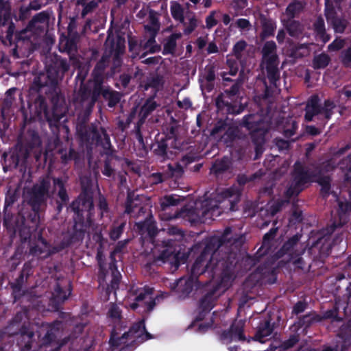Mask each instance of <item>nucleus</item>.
<instances>
[{
  "label": "nucleus",
  "mask_w": 351,
  "mask_h": 351,
  "mask_svg": "<svg viewBox=\"0 0 351 351\" xmlns=\"http://www.w3.org/2000/svg\"><path fill=\"white\" fill-rule=\"evenodd\" d=\"M276 232H277V228H272L270 230V231L269 232H267V234H265L264 235L263 240V245L261 246V248L263 250H265L264 253H265L266 251L267 250L269 245L270 241L274 239V237H275V235L276 234Z\"/></svg>",
  "instance_id": "nucleus-58"
},
{
  "label": "nucleus",
  "mask_w": 351,
  "mask_h": 351,
  "mask_svg": "<svg viewBox=\"0 0 351 351\" xmlns=\"http://www.w3.org/2000/svg\"><path fill=\"white\" fill-rule=\"evenodd\" d=\"M184 173L183 167L177 162L169 164L165 170V176L167 178H171L175 180L181 178Z\"/></svg>",
  "instance_id": "nucleus-38"
},
{
  "label": "nucleus",
  "mask_w": 351,
  "mask_h": 351,
  "mask_svg": "<svg viewBox=\"0 0 351 351\" xmlns=\"http://www.w3.org/2000/svg\"><path fill=\"white\" fill-rule=\"evenodd\" d=\"M284 27L291 37H298L304 30L303 25L293 19H287L282 21Z\"/></svg>",
  "instance_id": "nucleus-32"
},
{
  "label": "nucleus",
  "mask_w": 351,
  "mask_h": 351,
  "mask_svg": "<svg viewBox=\"0 0 351 351\" xmlns=\"http://www.w3.org/2000/svg\"><path fill=\"white\" fill-rule=\"evenodd\" d=\"M274 331V325L271 324L269 321H265L261 323L258 327L254 339L261 343L265 342L270 337Z\"/></svg>",
  "instance_id": "nucleus-31"
},
{
  "label": "nucleus",
  "mask_w": 351,
  "mask_h": 351,
  "mask_svg": "<svg viewBox=\"0 0 351 351\" xmlns=\"http://www.w3.org/2000/svg\"><path fill=\"white\" fill-rule=\"evenodd\" d=\"M17 344L19 348L22 350H29L32 348V344L33 343L34 332L26 326H23L19 330V332L16 334Z\"/></svg>",
  "instance_id": "nucleus-23"
},
{
  "label": "nucleus",
  "mask_w": 351,
  "mask_h": 351,
  "mask_svg": "<svg viewBox=\"0 0 351 351\" xmlns=\"http://www.w3.org/2000/svg\"><path fill=\"white\" fill-rule=\"evenodd\" d=\"M193 287V280L189 278H181L171 286V289L176 291L178 297L181 299L188 297L191 293Z\"/></svg>",
  "instance_id": "nucleus-22"
},
{
  "label": "nucleus",
  "mask_w": 351,
  "mask_h": 351,
  "mask_svg": "<svg viewBox=\"0 0 351 351\" xmlns=\"http://www.w3.org/2000/svg\"><path fill=\"white\" fill-rule=\"evenodd\" d=\"M99 1L100 0H76L77 4L82 5L84 7L82 11V17L95 10Z\"/></svg>",
  "instance_id": "nucleus-44"
},
{
  "label": "nucleus",
  "mask_w": 351,
  "mask_h": 351,
  "mask_svg": "<svg viewBox=\"0 0 351 351\" xmlns=\"http://www.w3.org/2000/svg\"><path fill=\"white\" fill-rule=\"evenodd\" d=\"M49 19V14L45 12L36 14L29 22L27 29L33 31L34 29H40V24L46 22Z\"/></svg>",
  "instance_id": "nucleus-41"
},
{
  "label": "nucleus",
  "mask_w": 351,
  "mask_h": 351,
  "mask_svg": "<svg viewBox=\"0 0 351 351\" xmlns=\"http://www.w3.org/2000/svg\"><path fill=\"white\" fill-rule=\"evenodd\" d=\"M117 334L112 332L110 339V344L114 346L125 344L127 342L125 340L128 339L130 341V343H133L135 341L143 342L152 338L151 334L146 331L143 321L133 324L129 331L124 332L121 337H117Z\"/></svg>",
  "instance_id": "nucleus-9"
},
{
  "label": "nucleus",
  "mask_w": 351,
  "mask_h": 351,
  "mask_svg": "<svg viewBox=\"0 0 351 351\" xmlns=\"http://www.w3.org/2000/svg\"><path fill=\"white\" fill-rule=\"evenodd\" d=\"M78 39L79 37L62 35L59 40L60 51L69 55L72 65H77L79 63V58L77 56Z\"/></svg>",
  "instance_id": "nucleus-16"
},
{
  "label": "nucleus",
  "mask_w": 351,
  "mask_h": 351,
  "mask_svg": "<svg viewBox=\"0 0 351 351\" xmlns=\"http://www.w3.org/2000/svg\"><path fill=\"white\" fill-rule=\"evenodd\" d=\"M313 30L318 40L324 44L330 40V35L327 32L325 21L322 16H319L315 19L313 23Z\"/></svg>",
  "instance_id": "nucleus-25"
},
{
  "label": "nucleus",
  "mask_w": 351,
  "mask_h": 351,
  "mask_svg": "<svg viewBox=\"0 0 351 351\" xmlns=\"http://www.w3.org/2000/svg\"><path fill=\"white\" fill-rule=\"evenodd\" d=\"M149 25H145V29L147 32H153V34H157L160 29L158 13L152 10H149Z\"/></svg>",
  "instance_id": "nucleus-42"
},
{
  "label": "nucleus",
  "mask_w": 351,
  "mask_h": 351,
  "mask_svg": "<svg viewBox=\"0 0 351 351\" xmlns=\"http://www.w3.org/2000/svg\"><path fill=\"white\" fill-rule=\"evenodd\" d=\"M233 98L230 97L228 93H221L215 100L216 106L219 110L227 114H239L243 110V107H239L232 104Z\"/></svg>",
  "instance_id": "nucleus-19"
},
{
  "label": "nucleus",
  "mask_w": 351,
  "mask_h": 351,
  "mask_svg": "<svg viewBox=\"0 0 351 351\" xmlns=\"http://www.w3.org/2000/svg\"><path fill=\"white\" fill-rule=\"evenodd\" d=\"M337 201L339 206V215L340 219L342 220L343 215L351 210V203L347 201L343 202L341 199H338Z\"/></svg>",
  "instance_id": "nucleus-59"
},
{
  "label": "nucleus",
  "mask_w": 351,
  "mask_h": 351,
  "mask_svg": "<svg viewBox=\"0 0 351 351\" xmlns=\"http://www.w3.org/2000/svg\"><path fill=\"white\" fill-rule=\"evenodd\" d=\"M102 173L107 177H113L114 178V169H113L110 159H106L104 162Z\"/></svg>",
  "instance_id": "nucleus-64"
},
{
  "label": "nucleus",
  "mask_w": 351,
  "mask_h": 351,
  "mask_svg": "<svg viewBox=\"0 0 351 351\" xmlns=\"http://www.w3.org/2000/svg\"><path fill=\"white\" fill-rule=\"evenodd\" d=\"M346 45V39L341 37L336 38L328 46V51H337L343 49Z\"/></svg>",
  "instance_id": "nucleus-57"
},
{
  "label": "nucleus",
  "mask_w": 351,
  "mask_h": 351,
  "mask_svg": "<svg viewBox=\"0 0 351 351\" xmlns=\"http://www.w3.org/2000/svg\"><path fill=\"white\" fill-rule=\"evenodd\" d=\"M182 37L181 33H175L170 35L165 40L163 46V54L173 53L176 48V41Z\"/></svg>",
  "instance_id": "nucleus-40"
},
{
  "label": "nucleus",
  "mask_w": 351,
  "mask_h": 351,
  "mask_svg": "<svg viewBox=\"0 0 351 351\" xmlns=\"http://www.w3.org/2000/svg\"><path fill=\"white\" fill-rule=\"evenodd\" d=\"M109 64V55L105 51L101 59L95 65L92 76L95 82V87L93 92L87 87H81L75 95L74 101L77 106L84 108L83 117H79L82 124L88 120V117L92 111V108L100 95L101 84L104 80V73Z\"/></svg>",
  "instance_id": "nucleus-4"
},
{
  "label": "nucleus",
  "mask_w": 351,
  "mask_h": 351,
  "mask_svg": "<svg viewBox=\"0 0 351 351\" xmlns=\"http://www.w3.org/2000/svg\"><path fill=\"white\" fill-rule=\"evenodd\" d=\"M50 187L51 182L49 178L40 180L32 187L29 193L28 204L36 213H39L46 206L47 200L51 197Z\"/></svg>",
  "instance_id": "nucleus-10"
},
{
  "label": "nucleus",
  "mask_w": 351,
  "mask_h": 351,
  "mask_svg": "<svg viewBox=\"0 0 351 351\" xmlns=\"http://www.w3.org/2000/svg\"><path fill=\"white\" fill-rule=\"evenodd\" d=\"M158 254H154L152 264L161 265L167 262L173 263L176 261V254L171 241L163 242V245L157 250Z\"/></svg>",
  "instance_id": "nucleus-18"
},
{
  "label": "nucleus",
  "mask_w": 351,
  "mask_h": 351,
  "mask_svg": "<svg viewBox=\"0 0 351 351\" xmlns=\"http://www.w3.org/2000/svg\"><path fill=\"white\" fill-rule=\"evenodd\" d=\"M171 14L172 17L180 23L183 21V18L186 14V10L177 1H173L170 7Z\"/></svg>",
  "instance_id": "nucleus-45"
},
{
  "label": "nucleus",
  "mask_w": 351,
  "mask_h": 351,
  "mask_svg": "<svg viewBox=\"0 0 351 351\" xmlns=\"http://www.w3.org/2000/svg\"><path fill=\"white\" fill-rule=\"evenodd\" d=\"M335 167V162L329 160L323 162L319 167L313 171L310 168L304 167L300 162H295L286 195L291 197L298 195L303 190L304 185L310 181H315L321 186L323 195H328L330 179L326 173L332 171Z\"/></svg>",
  "instance_id": "nucleus-3"
},
{
  "label": "nucleus",
  "mask_w": 351,
  "mask_h": 351,
  "mask_svg": "<svg viewBox=\"0 0 351 351\" xmlns=\"http://www.w3.org/2000/svg\"><path fill=\"white\" fill-rule=\"evenodd\" d=\"M53 185L54 189L58 190V195L61 199V202L64 204H66L67 202L69 201V197L66 191L64 188V184L62 180L59 178H54Z\"/></svg>",
  "instance_id": "nucleus-46"
},
{
  "label": "nucleus",
  "mask_w": 351,
  "mask_h": 351,
  "mask_svg": "<svg viewBox=\"0 0 351 351\" xmlns=\"http://www.w3.org/2000/svg\"><path fill=\"white\" fill-rule=\"evenodd\" d=\"M159 105L153 97L147 99L141 106L138 112V121L136 125L137 135L138 136V139L141 142H143V138L140 134V127L145 123L147 117Z\"/></svg>",
  "instance_id": "nucleus-20"
},
{
  "label": "nucleus",
  "mask_w": 351,
  "mask_h": 351,
  "mask_svg": "<svg viewBox=\"0 0 351 351\" xmlns=\"http://www.w3.org/2000/svg\"><path fill=\"white\" fill-rule=\"evenodd\" d=\"M152 289H145L144 292L140 293L136 298V302L131 304L130 307L134 310L139 306H144L148 311H152L156 305L155 300L152 296Z\"/></svg>",
  "instance_id": "nucleus-21"
},
{
  "label": "nucleus",
  "mask_w": 351,
  "mask_h": 351,
  "mask_svg": "<svg viewBox=\"0 0 351 351\" xmlns=\"http://www.w3.org/2000/svg\"><path fill=\"white\" fill-rule=\"evenodd\" d=\"M83 327L82 326H76L73 331L69 336L65 337L60 342L58 349H60L64 345L71 343L76 339L82 332Z\"/></svg>",
  "instance_id": "nucleus-52"
},
{
  "label": "nucleus",
  "mask_w": 351,
  "mask_h": 351,
  "mask_svg": "<svg viewBox=\"0 0 351 351\" xmlns=\"http://www.w3.org/2000/svg\"><path fill=\"white\" fill-rule=\"evenodd\" d=\"M299 341V335H291L290 337L280 343L278 346H275L274 348H282V350H288L292 348Z\"/></svg>",
  "instance_id": "nucleus-54"
},
{
  "label": "nucleus",
  "mask_w": 351,
  "mask_h": 351,
  "mask_svg": "<svg viewBox=\"0 0 351 351\" xmlns=\"http://www.w3.org/2000/svg\"><path fill=\"white\" fill-rule=\"evenodd\" d=\"M322 320V317L317 315L314 312L309 313L301 318H300L299 321L297 323H295L292 326L291 329L293 330H296L300 327H304L305 328H308L311 324L315 322H318Z\"/></svg>",
  "instance_id": "nucleus-33"
},
{
  "label": "nucleus",
  "mask_w": 351,
  "mask_h": 351,
  "mask_svg": "<svg viewBox=\"0 0 351 351\" xmlns=\"http://www.w3.org/2000/svg\"><path fill=\"white\" fill-rule=\"evenodd\" d=\"M241 125L250 131L252 142L255 145L256 159L263 152L265 136L271 126L269 119L258 113L250 114L243 118Z\"/></svg>",
  "instance_id": "nucleus-5"
},
{
  "label": "nucleus",
  "mask_w": 351,
  "mask_h": 351,
  "mask_svg": "<svg viewBox=\"0 0 351 351\" xmlns=\"http://www.w3.org/2000/svg\"><path fill=\"white\" fill-rule=\"evenodd\" d=\"M74 67L78 69L79 72L77 76V80L80 81V87H84L83 83L86 79L89 71L90 66L88 64H83L80 60L77 65H73ZM81 88H80V89Z\"/></svg>",
  "instance_id": "nucleus-48"
},
{
  "label": "nucleus",
  "mask_w": 351,
  "mask_h": 351,
  "mask_svg": "<svg viewBox=\"0 0 351 351\" xmlns=\"http://www.w3.org/2000/svg\"><path fill=\"white\" fill-rule=\"evenodd\" d=\"M261 53V66L263 69L266 70L269 82L275 85L280 77L279 58L277 54L276 43L273 40L265 42L262 48Z\"/></svg>",
  "instance_id": "nucleus-6"
},
{
  "label": "nucleus",
  "mask_w": 351,
  "mask_h": 351,
  "mask_svg": "<svg viewBox=\"0 0 351 351\" xmlns=\"http://www.w3.org/2000/svg\"><path fill=\"white\" fill-rule=\"evenodd\" d=\"M151 217V213H148L146 215L145 219L144 221L136 222L135 224V226L136 227L139 233L143 236L147 234V228L149 226L152 221Z\"/></svg>",
  "instance_id": "nucleus-55"
},
{
  "label": "nucleus",
  "mask_w": 351,
  "mask_h": 351,
  "mask_svg": "<svg viewBox=\"0 0 351 351\" xmlns=\"http://www.w3.org/2000/svg\"><path fill=\"white\" fill-rule=\"evenodd\" d=\"M247 43L243 40H241L238 41L233 47V54L236 57V58L239 60L240 62L242 61L244 52L247 47Z\"/></svg>",
  "instance_id": "nucleus-49"
},
{
  "label": "nucleus",
  "mask_w": 351,
  "mask_h": 351,
  "mask_svg": "<svg viewBox=\"0 0 351 351\" xmlns=\"http://www.w3.org/2000/svg\"><path fill=\"white\" fill-rule=\"evenodd\" d=\"M231 165V160L228 157L216 160L212 165L210 173L217 178L221 177L225 173L230 171Z\"/></svg>",
  "instance_id": "nucleus-29"
},
{
  "label": "nucleus",
  "mask_w": 351,
  "mask_h": 351,
  "mask_svg": "<svg viewBox=\"0 0 351 351\" xmlns=\"http://www.w3.org/2000/svg\"><path fill=\"white\" fill-rule=\"evenodd\" d=\"M335 104L330 100H326L324 106L319 105V99L317 95H313L308 100L305 110V119L311 121L315 115H319L325 119H330L335 108Z\"/></svg>",
  "instance_id": "nucleus-11"
},
{
  "label": "nucleus",
  "mask_w": 351,
  "mask_h": 351,
  "mask_svg": "<svg viewBox=\"0 0 351 351\" xmlns=\"http://www.w3.org/2000/svg\"><path fill=\"white\" fill-rule=\"evenodd\" d=\"M180 23H182L184 27V34H190L192 33L198 25V20L196 17L195 13L189 9H186L183 21H181Z\"/></svg>",
  "instance_id": "nucleus-30"
},
{
  "label": "nucleus",
  "mask_w": 351,
  "mask_h": 351,
  "mask_svg": "<svg viewBox=\"0 0 351 351\" xmlns=\"http://www.w3.org/2000/svg\"><path fill=\"white\" fill-rule=\"evenodd\" d=\"M239 200V191L228 189L219 193L215 198L197 201L194 206L187 205L173 216L167 217L165 219L182 217L193 223H207L225 211L227 209L226 206H230L228 210H235V205Z\"/></svg>",
  "instance_id": "nucleus-2"
},
{
  "label": "nucleus",
  "mask_w": 351,
  "mask_h": 351,
  "mask_svg": "<svg viewBox=\"0 0 351 351\" xmlns=\"http://www.w3.org/2000/svg\"><path fill=\"white\" fill-rule=\"evenodd\" d=\"M125 38L117 36L115 38L113 36L107 37L105 43V51L109 55V60L110 58L112 59V70L113 72L118 71L119 68L121 65V56L123 54L125 48Z\"/></svg>",
  "instance_id": "nucleus-12"
},
{
  "label": "nucleus",
  "mask_w": 351,
  "mask_h": 351,
  "mask_svg": "<svg viewBox=\"0 0 351 351\" xmlns=\"http://www.w3.org/2000/svg\"><path fill=\"white\" fill-rule=\"evenodd\" d=\"M143 201L138 195H135L134 192L129 193L125 203V213H131L136 209L143 206Z\"/></svg>",
  "instance_id": "nucleus-36"
},
{
  "label": "nucleus",
  "mask_w": 351,
  "mask_h": 351,
  "mask_svg": "<svg viewBox=\"0 0 351 351\" xmlns=\"http://www.w3.org/2000/svg\"><path fill=\"white\" fill-rule=\"evenodd\" d=\"M101 94L108 101V106L111 108L115 106L119 102L121 96L119 92L109 88L103 89L101 88Z\"/></svg>",
  "instance_id": "nucleus-39"
},
{
  "label": "nucleus",
  "mask_w": 351,
  "mask_h": 351,
  "mask_svg": "<svg viewBox=\"0 0 351 351\" xmlns=\"http://www.w3.org/2000/svg\"><path fill=\"white\" fill-rule=\"evenodd\" d=\"M82 138L86 141L93 140L100 142L101 145L104 148V154L110 155L112 153L111 143L109 136L106 133L105 129L100 128V130L95 125H91L86 130L84 134H82Z\"/></svg>",
  "instance_id": "nucleus-15"
},
{
  "label": "nucleus",
  "mask_w": 351,
  "mask_h": 351,
  "mask_svg": "<svg viewBox=\"0 0 351 351\" xmlns=\"http://www.w3.org/2000/svg\"><path fill=\"white\" fill-rule=\"evenodd\" d=\"M67 298L68 295L66 293L62 290L61 285L58 282H56L50 300V303L52 307L54 309L58 310L60 304L64 302Z\"/></svg>",
  "instance_id": "nucleus-34"
},
{
  "label": "nucleus",
  "mask_w": 351,
  "mask_h": 351,
  "mask_svg": "<svg viewBox=\"0 0 351 351\" xmlns=\"http://www.w3.org/2000/svg\"><path fill=\"white\" fill-rule=\"evenodd\" d=\"M57 104H54L53 111L47 109V104L43 98H38L35 103V114L40 121H47L50 126L56 125L66 112V106L62 97L57 96Z\"/></svg>",
  "instance_id": "nucleus-7"
},
{
  "label": "nucleus",
  "mask_w": 351,
  "mask_h": 351,
  "mask_svg": "<svg viewBox=\"0 0 351 351\" xmlns=\"http://www.w3.org/2000/svg\"><path fill=\"white\" fill-rule=\"evenodd\" d=\"M243 80L241 79H237L236 82L231 86L229 90L224 91L225 93H228L230 97L233 98L239 93V90L242 86Z\"/></svg>",
  "instance_id": "nucleus-60"
},
{
  "label": "nucleus",
  "mask_w": 351,
  "mask_h": 351,
  "mask_svg": "<svg viewBox=\"0 0 351 351\" xmlns=\"http://www.w3.org/2000/svg\"><path fill=\"white\" fill-rule=\"evenodd\" d=\"M243 324L240 321L234 323L229 331L222 332L221 340L226 343L233 339L245 340V337L243 335Z\"/></svg>",
  "instance_id": "nucleus-24"
},
{
  "label": "nucleus",
  "mask_w": 351,
  "mask_h": 351,
  "mask_svg": "<svg viewBox=\"0 0 351 351\" xmlns=\"http://www.w3.org/2000/svg\"><path fill=\"white\" fill-rule=\"evenodd\" d=\"M300 237L298 234L292 237L287 242H286L282 247L283 254H289L290 255L289 261L292 262L297 267L303 269L304 261L300 256L304 252V249L302 247H299Z\"/></svg>",
  "instance_id": "nucleus-14"
},
{
  "label": "nucleus",
  "mask_w": 351,
  "mask_h": 351,
  "mask_svg": "<svg viewBox=\"0 0 351 351\" xmlns=\"http://www.w3.org/2000/svg\"><path fill=\"white\" fill-rule=\"evenodd\" d=\"M73 210L78 215H82L84 211L88 213V217H90L92 211L94 210L93 197L88 194H83L80 197L79 206L73 207Z\"/></svg>",
  "instance_id": "nucleus-28"
},
{
  "label": "nucleus",
  "mask_w": 351,
  "mask_h": 351,
  "mask_svg": "<svg viewBox=\"0 0 351 351\" xmlns=\"http://www.w3.org/2000/svg\"><path fill=\"white\" fill-rule=\"evenodd\" d=\"M179 202V198L172 195H167L160 199V204L162 210H166L170 206L178 205Z\"/></svg>",
  "instance_id": "nucleus-53"
},
{
  "label": "nucleus",
  "mask_w": 351,
  "mask_h": 351,
  "mask_svg": "<svg viewBox=\"0 0 351 351\" xmlns=\"http://www.w3.org/2000/svg\"><path fill=\"white\" fill-rule=\"evenodd\" d=\"M165 84L164 77L158 73L151 74L146 80L144 85L145 90L149 88H154L156 91L162 89Z\"/></svg>",
  "instance_id": "nucleus-35"
},
{
  "label": "nucleus",
  "mask_w": 351,
  "mask_h": 351,
  "mask_svg": "<svg viewBox=\"0 0 351 351\" xmlns=\"http://www.w3.org/2000/svg\"><path fill=\"white\" fill-rule=\"evenodd\" d=\"M49 84H52L49 79L47 73L46 74L41 73L35 77L32 88L38 91L41 88L47 86Z\"/></svg>",
  "instance_id": "nucleus-47"
},
{
  "label": "nucleus",
  "mask_w": 351,
  "mask_h": 351,
  "mask_svg": "<svg viewBox=\"0 0 351 351\" xmlns=\"http://www.w3.org/2000/svg\"><path fill=\"white\" fill-rule=\"evenodd\" d=\"M238 128L228 125L223 122H219L212 130L211 135L219 138L221 141L228 144L237 136Z\"/></svg>",
  "instance_id": "nucleus-17"
},
{
  "label": "nucleus",
  "mask_w": 351,
  "mask_h": 351,
  "mask_svg": "<svg viewBox=\"0 0 351 351\" xmlns=\"http://www.w3.org/2000/svg\"><path fill=\"white\" fill-rule=\"evenodd\" d=\"M45 67L51 83L54 84L63 79L70 69V64L60 56L49 53L45 58Z\"/></svg>",
  "instance_id": "nucleus-8"
},
{
  "label": "nucleus",
  "mask_w": 351,
  "mask_h": 351,
  "mask_svg": "<svg viewBox=\"0 0 351 351\" xmlns=\"http://www.w3.org/2000/svg\"><path fill=\"white\" fill-rule=\"evenodd\" d=\"M340 60L346 66H351V45L341 51Z\"/></svg>",
  "instance_id": "nucleus-61"
},
{
  "label": "nucleus",
  "mask_w": 351,
  "mask_h": 351,
  "mask_svg": "<svg viewBox=\"0 0 351 351\" xmlns=\"http://www.w3.org/2000/svg\"><path fill=\"white\" fill-rule=\"evenodd\" d=\"M242 243V237L228 228L220 238L208 243L196 258L192 267L194 276L208 272L211 276L221 277V283L200 300L199 306L203 311H210L213 307L215 301L234 279Z\"/></svg>",
  "instance_id": "nucleus-1"
},
{
  "label": "nucleus",
  "mask_w": 351,
  "mask_h": 351,
  "mask_svg": "<svg viewBox=\"0 0 351 351\" xmlns=\"http://www.w3.org/2000/svg\"><path fill=\"white\" fill-rule=\"evenodd\" d=\"M324 15L335 33L343 34L345 32L349 25L348 21L344 16H339L337 9L328 1L326 3Z\"/></svg>",
  "instance_id": "nucleus-13"
},
{
  "label": "nucleus",
  "mask_w": 351,
  "mask_h": 351,
  "mask_svg": "<svg viewBox=\"0 0 351 351\" xmlns=\"http://www.w3.org/2000/svg\"><path fill=\"white\" fill-rule=\"evenodd\" d=\"M97 206L101 210V217H103L104 214L108 212V205L104 196L100 193H99Z\"/></svg>",
  "instance_id": "nucleus-62"
},
{
  "label": "nucleus",
  "mask_w": 351,
  "mask_h": 351,
  "mask_svg": "<svg viewBox=\"0 0 351 351\" xmlns=\"http://www.w3.org/2000/svg\"><path fill=\"white\" fill-rule=\"evenodd\" d=\"M109 316L116 320H119L121 317V311L117 304H111L108 310Z\"/></svg>",
  "instance_id": "nucleus-63"
},
{
  "label": "nucleus",
  "mask_w": 351,
  "mask_h": 351,
  "mask_svg": "<svg viewBox=\"0 0 351 351\" xmlns=\"http://www.w3.org/2000/svg\"><path fill=\"white\" fill-rule=\"evenodd\" d=\"M129 51L131 53L132 58L137 57L143 49V45L138 43V40L134 38L130 37L128 40Z\"/></svg>",
  "instance_id": "nucleus-50"
},
{
  "label": "nucleus",
  "mask_w": 351,
  "mask_h": 351,
  "mask_svg": "<svg viewBox=\"0 0 351 351\" xmlns=\"http://www.w3.org/2000/svg\"><path fill=\"white\" fill-rule=\"evenodd\" d=\"M330 62V56L325 53H322L314 56L312 66L315 69H324L328 65Z\"/></svg>",
  "instance_id": "nucleus-43"
},
{
  "label": "nucleus",
  "mask_w": 351,
  "mask_h": 351,
  "mask_svg": "<svg viewBox=\"0 0 351 351\" xmlns=\"http://www.w3.org/2000/svg\"><path fill=\"white\" fill-rule=\"evenodd\" d=\"M259 20L262 27L260 38L264 40L267 38L274 36L276 29V22L263 14H259Z\"/></svg>",
  "instance_id": "nucleus-26"
},
{
  "label": "nucleus",
  "mask_w": 351,
  "mask_h": 351,
  "mask_svg": "<svg viewBox=\"0 0 351 351\" xmlns=\"http://www.w3.org/2000/svg\"><path fill=\"white\" fill-rule=\"evenodd\" d=\"M149 33V38L147 42L143 45V49L148 50L150 53H155L160 50V47L156 43L155 36L156 34H153V32Z\"/></svg>",
  "instance_id": "nucleus-51"
},
{
  "label": "nucleus",
  "mask_w": 351,
  "mask_h": 351,
  "mask_svg": "<svg viewBox=\"0 0 351 351\" xmlns=\"http://www.w3.org/2000/svg\"><path fill=\"white\" fill-rule=\"evenodd\" d=\"M306 6V3L300 1H295L288 5L285 10V15L287 19H294L302 12Z\"/></svg>",
  "instance_id": "nucleus-37"
},
{
  "label": "nucleus",
  "mask_w": 351,
  "mask_h": 351,
  "mask_svg": "<svg viewBox=\"0 0 351 351\" xmlns=\"http://www.w3.org/2000/svg\"><path fill=\"white\" fill-rule=\"evenodd\" d=\"M40 240L42 243V246H39L38 245L32 246L29 250V253L35 256H40L44 253H47V254H48L49 247L47 246V243L42 239Z\"/></svg>",
  "instance_id": "nucleus-56"
},
{
  "label": "nucleus",
  "mask_w": 351,
  "mask_h": 351,
  "mask_svg": "<svg viewBox=\"0 0 351 351\" xmlns=\"http://www.w3.org/2000/svg\"><path fill=\"white\" fill-rule=\"evenodd\" d=\"M216 69L214 65H208L206 66L204 73L201 80V86L210 92L213 90L216 78Z\"/></svg>",
  "instance_id": "nucleus-27"
}]
</instances>
